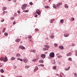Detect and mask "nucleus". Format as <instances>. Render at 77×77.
I'll use <instances>...</instances> for the list:
<instances>
[{
  "label": "nucleus",
  "instance_id": "c756f323",
  "mask_svg": "<svg viewBox=\"0 0 77 77\" xmlns=\"http://www.w3.org/2000/svg\"><path fill=\"white\" fill-rule=\"evenodd\" d=\"M43 50L44 51H45L46 50H47V49L46 48H43Z\"/></svg>",
  "mask_w": 77,
  "mask_h": 77
},
{
  "label": "nucleus",
  "instance_id": "412c9836",
  "mask_svg": "<svg viewBox=\"0 0 77 77\" xmlns=\"http://www.w3.org/2000/svg\"><path fill=\"white\" fill-rule=\"evenodd\" d=\"M19 41H20V39H17L16 40V42H18Z\"/></svg>",
  "mask_w": 77,
  "mask_h": 77
},
{
  "label": "nucleus",
  "instance_id": "a211bd4d",
  "mask_svg": "<svg viewBox=\"0 0 77 77\" xmlns=\"http://www.w3.org/2000/svg\"><path fill=\"white\" fill-rule=\"evenodd\" d=\"M31 52H32L33 53H36V50H32L31 51Z\"/></svg>",
  "mask_w": 77,
  "mask_h": 77
},
{
  "label": "nucleus",
  "instance_id": "e433bc0d",
  "mask_svg": "<svg viewBox=\"0 0 77 77\" xmlns=\"http://www.w3.org/2000/svg\"><path fill=\"white\" fill-rule=\"evenodd\" d=\"M3 9H4V10H6V9H7V8L6 7H3Z\"/></svg>",
  "mask_w": 77,
  "mask_h": 77
},
{
  "label": "nucleus",
  "instance_id": "473e14b6",
  "mask_svg": "<svg viewBox=\"0 0 77 77\" xmlns=\"http://www.w3.org/2000/svg\"><path fill=\"white\" fill-rule=\"evenodd\" d=\"M63 20H61L60 21V22L61 23H63Z\"/></svg>",
  "mask_w": 77,
  "mask_h": 77
},
{
  "label": "nucleus",
  "instance_id": "2eb2a0df",
  "mask_svg": "<svg viewBox=\"0 0 77 77\" xmlns=\"http://www.w3.org/2000/svg\"><path fill=\"white\" fill-rule=\"evenodd\" d=\"M52 63H53V64L55 65L56 64V61H55V60H52Z\"/></svg>",
  "mask_w": 77,
  "mask_h": 77
},
{
  "label": "nucleus",
  "instance_id": "37998d69",
  "mask_svg": "<svg viewBox=\"0 0 77 77\" xmlns=\"http://www.w3.org/2000/svg\"><path fill=\"white\" fill-rule=\"evenodd\" d=\"M35 30L36 32H37V31H38V30H38V29H35Z\"/></svg>",
  "mask_w": 77,
  "mask_h": 77
},
{
  "label": "nucleus",
  "instance_id": "338daca9",
  "mask_svg": "<svg viewBox=\"0 0 77 77\" xmlns=\"http://www.w3.org/2000/svg\"><path fill=\"white\" fill-rule=\"evenodd\" d=\"M46 39H47V40H48V38H47Z\"/></svg>",
  "mask_w": 77,
  "mask_h": 77
},
{
  "label": "nucleus",
  "instance_id": "603ef678",
  "mask_svg": "<svg viewBox=\"0 0 77 77\" xmlns=\"http://www.w3.org/2000/svg\"><path fill=\"white\" fill-rule=\"evenodd\" d=\"M74 75H75V76H76V75H77V73H74Z\"/></svg>",
  "mask_w": 77,
  "mask_h": 77
},
{
  "label": "nucleus",
  "instance_id": "9b49d317",
  "mask_svg": "<svg viewBox=\"0 0 77 77\" xmlns=\"http://www.w3.org/2000/svg\"><path fill=\"white\" fill-rule=\"evenodd\" d=\"M27 60H28L27 59H25L23 60V61L25 63H27Z\"/></svg>",
  "mask_w": 77,
  "mask_h": 77
},
{
  "label": "nucleus",
  "instance_id": "9d476101",
  "mask_svg": "<svg viewBox=\"0 0 77 77\" xmlns=\"http://www.w3.org/2000/svg\"><path fill=\"white\" fill-rule=\"evenodd\" d=\"M41 57L42 58H45V54H42L41 55Z\"/></svg>",
  "mask_w": 77,
  "mask_h": 77
},
{
  "label": "nucleus",
  "instance_id": "a18cd8bd",
  "mask_svg": "<svg viewBox=\"0 0 77 77\" xmlns=\"http://www.w3.org/2000/svg\"><path fill=\"white\" fill-rule=\"evenodd\" d=\"M29 68V66H25V68Z\"/></svg>",
  "mask_w": 77,
  "mask_h": 77
},
{
  "label": "nucleus",
  "instance_id": "2f4dec72",
  "mask_svg": "<svg viewBox=\"0 0 77 77\" xmlns=\"http://www.w3.org/2000/svg\"><path fill=\"white\" fill-rule=\"evenodd\" d=\"M32 38V36L31 35H29V37H28V38H29V39H31Z\"/></svg>",
  "mask_w": 77,
  "mask_h": 77
},
{
  "label": "nucleus",
  "instance_id": "0e129e2a",
  "mask_svg": "<svg viewBox=\"0 0 77 77\" xmlns=\"http://www.w3.org/2000/svg\"><path fill=\"white\" fill-rule=\"evenodd\" d=\"M63 75L64 77H66V76H65V75Z\"/></svg>",
  "mask_w": 77,
  "mask_h": 77
},
{
  "label": "nucleus",
  "instance_id": "c9c22d12",
  "mask_svg": "<svg viewBox=\"0 0 77 77\" xmlns=\"http://www.w3.org/2000/svg\"><path fill=\"white\" fill-rule=\"evenodd\" d=\"M45 8H50V7H49V6H48V5H47L46 6H45Z\"/></svg>",
  "mask_w": 77,
  "mask_h": 77
},
{
  "label": "nucleus",
  "instance_id": "de8ad7c7",
  "mask_svg": "<svg viewBox=\"0 0 77 77\" xmlns=\"http://www.w3.org/2000/svg\"><path fill=\"white\" fill-rule=\"evenodd\" d=\"M5 21V20H4V19H2V20H1V22H3V21Z\"/></svg>",
  "mask_w": 77,
  "mask_h": 77
},
{
  "label": "nucleus",
  "instance_id": "7ed1b4c3",
  "mask_svg": "<svg viewBox=\"0 0 77 77\" xmlns=\"http://www.w3.org/2000/svg\"><path fill=\"white\" fill-rule=\"evenodd\" d=\"M19 49L20 48V49H22V50H25L26 49V48L23 46L20 45L19 46Z\"/></svg>",
  "mask_w": 77,
  "mask_h": 77
},
{
  "label": "nucleus",
  "instance_id": "1a4fd4ad",
  "mask_svg": "<svg viewBox=\"0 0 77 77\" xmlns=\"http://www.w3.org/2000/svg\"><path fill=\"white\" fill-rule=\"evenodd\" d=\"M7 61H8V58H7V57L5 56V59L4 60V62H7Z\"/></svg>",
  "mask_w": 77,
  "mask_h": 77
},
{
  "label": "nucleus",
  "instance_id": "774afa93",
  "mask_svg": "<svg viewBox=\"0 0 77 77\" xmlns=\"http://www.w3.org/2000/svg\"><path fill=\"white\" fill-rule=\"evenodd\" d=\"M16 77H19L18 76H16Z\"/></svg>",
  "mask_w": 77,
  "mask_h": 77
},
{
  "label": "nucleus",
  "instance_id": "f704fd0d",
  "mask_svg": "<svg viewBox=\"0 0 77 77\" xmlns=\"http://www.w3.org/2000/svg\"><path fill=\"white\" fill-rule=\"evenodd\" d=\"M54 35H52L51 37V39H53V38H54Z\"/></svg>",
  "mask_w": 77,
  "mask_h": 77
},
{
  "label": "nucleus",
  "instance_id": "cd10ccee",
  "mask_svg": "<svg viewBox=\"0 0 77 77\" xmlns=\"http://www.w3.org/2000/svg\"><path fill=\"white\" fill-rule=\"evenodd\" d=\"M15 59V58L14 57H12L11 58V60H14Z\"/></svg>",
  "mask_w": 77,
  "mask_h": 77
},
{
  "label": "nucleus",
  "instance_id": "a878e982",
  "mask_svg": "<svg viewBox=\"0 0 77 77\" xmlns=\"http://www.w3.org/2000/svg\"><path fill=\"white\" fill-rule=\"evenodd\" d=\"M62 57V56L61 55H60L57 57V58L58 59H60V58H61Z\"/></svg>",
  "mask_w": 77,
  "mask_h": 77
},
{
  "label": "nucleus",
  "instance_id": "423d86ee",
  "mask_svg": "<svg viewBox=\"0 0 77 77\" xmlns=\"http://www.w3.org/2000/svg\"><path fill=\"white\" fill-rule=\"evenodd\" d=\"M45 48L47 49V50H48L49 48H50V46L48 45H45Z\"/></svg>",
  "mask_w": 77,
  "mask_h": 77
},
{
  "label": "nucleus",
  "instance_id": "052dcab7",
  "mask_svg": "<svg viewBox=\"0 0 77 77\" xmlns=\"http://www.w3.org/2000/svg\"><path fill=\"white\" fill-rule=\"evenodd\" d=\"M60 77H62V75H60Z\"/></svg>",
  "mask_w": 77,
  "mask_h": 77
},
{
  "label": "nucleus",
  "instance_id": "72a5a7b5",
  "mask_svg": "<svg viewBox=\"0 0 77 77\" xmlns=\"http://www.w3.org/2000/svg\"><path fill=\"white\" fill-rule=\"evenodd\" d=\"M68 60L70 61H72V58H69Z\"/></svg>",
  "mask_w": 77,
  "mask_h": 77
},
{
  "label": "nucleus",
  "instance_id": "4468645a",
  "mask_svg": "<svg viewBox=\"0 0 77 77\" xmlns=\"http://www.w3.org/2000/svg\"><path fill=\"white\" fill-rule=\"evenodd\" d=\"M70 68V67L69 66L68 68H65L64 69L66 71H68V70H69V69Z\"/></svg>",
  "mask_w": 77,
  "mask_h": 77
},
{
  "label": "nucleus",
  "instance_id": "8fccbe9b",
  "mask_svg": "<svg viewBox=\"0 0 77 77\" xmlns=\"http://www.w3.org/2000/svg\"><path fill=\"white\" fill-rule=\"evenodd\" d=\"M11 20H14V17H13L11 18Z\"/></svg>",
  "mask_w": 77,
  "mask_h": 77
},
{
  "label": "nucleus",
  "instance_id": "5701e85b",
  "mask_svg": "<svg viewBox=\"0 0 77 77\" xmlns=\"http://www.w3.org/2000/svg\"><path fill=\"white\" fill-rule=\"evenodd\" d=\"M53 7L54 8H55V9H56V8H57V7H56V5L55 4H53Z\"/></svg>",
  "mask_w": 77,
  "mask_h": 77
},
{
  "label": "nucleus",
  "instance_id": "7c9ffc66",
  "mask_svg": "<svg viewBox=\"0 0 77 77\" xmlns=\"http://www.w3.org/2000/svg\"><path fill=\"white\" fill-rule=\"evenodd\" d=\"M54 47H57V44H54Z\"/></svg>",
  "mask_w": 77,
  "mask_h": 77
},
{
  "label": "nucleus",
  "instance_id": "13d9d810",
  "mask_svg": "<svg viewBox=\"0 0 77 77\" xmlns=\"http://www.w3.org/2000/svg\"><path fill=\"white\" fill-rule=\"evenodd\" d=\"M16 68H17V66H14V69H16Z\"/></svg>",
  "mask_w": 77,
  "mask_h": 77
},
{
  "label": "nucleus",
  "instance_id": "4be33fe9",
  "mask_svg": "<svg viewBox=\"0 0 77 77\" xmlns=\"http://www.w3.org/2000/svg\"><path fill=\"white\" fill-rule=\"evenodd\" d=\"M64 7L65 8H68V6L67 5V4H65Z\"/></svg>",
  "mask_w": 77,
  "mask_h": 77
},
{
  "label": "nucleus",
  "instance_id": "0eeeda50",
  "mask_svg": "<svg viewBox=\"0 0 77 77\" xmlns=\"http://www.w3.org/2000/svg\"><path fill=\"white\" fill-rule=\"evenodd\" d=\"M39 59V57L38 56H37L36 57V58H35V59H34L33 60V62H35V61H37V60H38Z\"/></svg>",
  "mask_w": 77,
  "mask_h": 77
},
{
  "label": "nucleus",
  "instance_id": "c03bdc74",
  "mask_svg": "<svg viewBox=\"0 0 77 77\" xmlns=\"http://www.w3.org/2000/svg\"><path fill=\"white\" fill-rule=\"evenodd\" d=\"M17 12H18V14H20V11H17Z\"/></svg>",
  "mask_w": 77,
  "mask_h": 77
},
{
  "label": "nucleus",
  "instance_id": "680f3d73",
  "mask_svg": "<svg viewBox=\"0 0 77 77\" xmlns=\"http://www.w3.org/2000/svg\"><path fill=\"white\" fill-rule=\"evenodd\" d=\"M26 10H24V11H23V12H26Z\"/></svg>",
  "mask_w": 77,
  "mask_h": 77
},
{
  "label": "nucleus",
  "instance_id": "bf43d9fd",
  "mask_svg": "<svg viewBox=\"0 0 77 77\" xmlns=\"http://www.w3.org/2000/svg\"><path fill=\"white\" fill-rule=\"evenodd\" d=\"M3 14H5V11H3Z\"/></svg>",
  "mask_w": 77,
  "mask_h": 77
},
{
  "label": "nucleus",
  "instance_id": "58836bf2",
  "mask_svg": "<svg viewBox=\"0 0 77 77\" xmlns=\"http://www.w3.org/2000/svg\"><path fill=\"white\" fill-rule=\"evenodd\" d=\"M5 30H6V29L5 28H4L2 30V32H5Z\"/></svg>",
  "mask_w": 77,
  "mask_h": 77
},
{
  "label": "nucleus",
  "instance_id": "aec40b11",
  "mask_svg": "<svg viewBox=\"0 0 77 77\" xmlns=\"http://www.w3.org/2000/svg\"><path fill=\"white\" fill-rule=\"evenodd\" d=\"M55 20L54 19H52L50 20V23H52L53 21H54Z\"/></svg>",
  "mask_w": 77,
  "mask_h": 77
},
{
  "label": "nucleus",
  "instance_id": "f03ea898",
  "mask_svg": "<svg viewBox=\"0 0 77 77\" xmlns=\"http://www.w3.org/2000/svg\"><path fill=\"white\" fill-rule=\"evenodd\" d=\"M49 56L51 57V58L54 57V52H51L50 53Z\"/></svg>",
  "mask_w": 77,
  "mask_h": 77
},
{
  "label": "nucleus",
  "instance_id": "ddd939ff",
  "mask_svg": "<svg viewBox=\"0 0 77 77\" xmlns=\"http://www.w3.org/2000/svg\"><path fill=\"white\" fill-rule=\"evenodd\" d=\"M38 62L39 63H43L44 62V60H39L38 61Z\"/></svg>",
  "mask_w": 77,
  "mask_h": 77
},
{
  "label": "nucleus",
  "instance_id": "39448f33",
  "mask_svg": "<svg viewBox=\"0 0 77 77\" xmlns=\"http://www.w3.org/2000/svg\"><path fill=\"white\" fill-rule=\"evenodd\" d=\"M61 5H62L61 3H59L57 4V8H59L60 7V6Z\"/></svg>",
  "mask_w": 77,
  "mask_h": 77
},
{
  "label": "nucleus",
  "instance_id": "09e8293b",
  "mask_svg": "<svg viewBox=\"0 0 77 77\" xmlns=\"http://www.w3.org/2000/svg\"><path fill=\"white\" fill-rule=\"evenodd\" d=\"M13 24H16V23H15V21H14L13 22Z\"/></svg>",
  "mask_w": 77,
  "mask_h": 77
},
{
  "label": "nucleus",
  "instance_id": "f257e3e1",
  "mask_svg": "<svg viewBox=\"0 0 77 77\" xmlns=\"http://www.w3.org/2000/svg\"><path fill=\"white\" fill-rule=\"evenodd\" d=\"M27 5L26 4H24L22 5V10H24V9H26V8H27Z\"/></svg>",
  "mask_w": 77,
  "mask_h": 77
},
{
  "label": "nucleus",
  "instance_id": "79ce46f5",
  "mask_svg": "<svg viewBox=\"0 0 77 77\" xmlns=\"http://www.w3.org/2000/svg\"><path fill=\"white\" fill-rule=\"evenodd\" d=\"M75 56H77V50L75 51Z\"/></svg>",
  "mask_w": 77,
  "mask_h": 77
},
{
  "label": "nucleus",
  "instance_id": "a19ab883",
  "mask_svg": "<svg viewBox=\"0 0 77 77\" xmlns=\"http://www.w3.org/2000/svg\"><path fill=\"white\" fill-rule=\"evenodd\" d=\"M75 46V44H72V46L73 47H74V46Z\"/></svg>",
  "mask_w": 77,
  "mask_h": 77
},
{
  "label": "nucleus",
  "instance_id": "69168bd1",
  "mask_svg": "<svg viewBox=\"0 0 77 77\" xmlns=\"http://www.w3.org/2000/svg\"><path fill=\"white\" fill-rule=\"evenodd\" d=\"M19 77H22V75H20V76H19Z\"/></svg>",
  "mask_w": 77,
  "mask_h": 77
},
{
  "label": "nucleus",
  "instance_id": "e2e57ef3",
  "mask_svg": "<svg viewBox=\"0 0 77 77\" xmlns=\"http://www.w3.org/2000/svg\"><path fill=\"white\" fill-rule=\"evenodd\" d=\"M56 75H57V76H59V75L58 74H57Z\"/></svg>",
  "mask_w": 77,
  "mask_h": 77
},
{
  "label": "nucleus",
  "instance_id": "4c0bfd02",
  "mask_svg": "<svg viewBox=\"0 0 77 77\" xmlns=\"http://www.w3.org/2000/svg\"><path fill=\"white\" fill-rule=\"evenodd\" d=\"M4 35L5 36H8V34L7 33H5Z\"/></svg>",
  "mask_w": 77,
  "mask_h": 77
},
{
  "label": "nucleus",
  "instance_id": "f8f14e48",
  "mask_svg": "<svg viewBox=\"0 0 77 77\" xmlns=\"http://www.w3.org/2000/svg\"><path fill=\"white\" fill-rule=\"evenodd\" d=\"M71 54H72V53L71 52H69L68 54H66L67 56H71Z\"/></svg>",
  "mask_w": 77,
  "mask_h": 77
},
{
  "label": "nucleus",
  "instance_id": "6e6552de",
  "mask_svg": "<svg viewBox=\"0 0 77 77\" xmlns=\"http://www.w3.org/2000/svg\"><path fill=\"white\" fill-rule=\"evenodd\" d=\"M5 59V57H2L1 58H0V60L1 61H4V60Z\"/></svg>",
  "mask_w": 77,
  "mask_h": 77
},
{
  "label": "nucleus",
  "instance_id": "dca6fc26",
  "mask_svg": "<svg viewBox=\"0 0 77 77\" xmlns=\"http://www.w3.org/2000/svg\"><path fill=\"white\" fill-rule=\"evenodd\" d=\"M38 69V68L37 66H36L35 68V69L34 70V72H35V71H37Z\"/></svg>",
  "mask_w": 77,
  "mask_h": 77
},
{
  "label": "nucleus",
  "instance_id": "c85d7f7f",
  "mask_svg": "<svg viewBox=\"0 0 77 77\" xmlns=\"http://www.w3.org/2000/svg\"><path fill=\"white\" fill-rule=\"evenodd\" d=\"M64 36L65 37H67L68 36H69V34H66L65 35H64Z\"/></svg>",
  "mask_w": 77,
  "mask_h": 77
},
{
  "label": "nucleus",
  "instance_id": "864d4df0",
  "mask_svg": "<svg viewBox=\"0 0 77 77\" xmlns=\"http://www.w3.org/2000/svg\"><path fill=\"white\" fill-rule=\"evenodd\" d=\"M38 17V15H37V14L35 15V17Z\"/></svg>",
  "mask_w": 77,
  "mask_h": 77
},
{
  "label": "nucleus",
  "instance_id": "f3484780",
  "mask_svg": "<svg viewBox=\"0 0 77 77\" xmlns=\"http://www.w3.org/2000/svg\"><path fill=\"white\" fill-rule=\"evenodd\" d=\"M16 56L17 57H21V55L20 54H17L16 55Z\"/></svg>",
  "mask_w": 77,
  "mask_h": 77
},
{
  "label": "nucleus",
  "instance_id": "4d7b16f0",
  "mask_svg": "<svg viewBox=\"0 0 77 77\" xmlns=\"http://www.w3.org/2000/svg\"><path fill=\"white\" fill-rule=\"evenodd\" d=\"M72 20L73 21H74V18H72Z\"/></svg>",
  "mask_w": 77,
  "mask_h": 77
},
{
  "label": "nucleus",
  "instance_id": "ea45409f",
  "mask_svg": "<svg viewBox=\"0 0 77 77\" xmlns=\"http://www.w3.org/2000/svg\"><path fill=\"white\" fill-rule=\"evenodd\" d=\"M29 5H33V3L32 2H29Z\"/></svg>",
  "mask_w": 77,
  "mask_h": 77
},
{
  "label": "nucleus",
  "instance_id": "6e6d98bb",
  "mask_svg": "<svg viewBox=\"0 0 77 77\" xmlns=\"http://www.w3.org/2000/svg\"><path fill=\"white\" fill-rule=\"evenodd\" d=\"M26 12H29V10H26Z\"/></svg>",
  "mask_w": 77,
  "mask_h": 77
},
{
  "label": "nucleus",
  "instance_id": "bb28decb",
  "mask_svg": "<svg viewBox=\"0 0 77 77\" xmlns=\"http://www.w3.org/2000/svg\"><path fill=\"white\" fill-rule=\"evenodd\" d=\"M17 60H20V61H23V59L20 58H17Z\"/></svg>",
  "mask_w": 77,
  "mask_h": 77
},
{
  "label": "nucleus",
  "instance_id": "49530a36",
  "mask_svg": "<svg viewBox=\"0 0 77 77\" xmlns=\"http://www.w3.org/2000/svg\"><path fill=\"white\" fill-rule=\"evenodd\" d=\"M40 66H44V64H40Z\"/></svg>",
  "mask_w": 77,
  "mask_h": 77
},
{
  "label": "nucleus",
  "instance_id": "b1692460",
  "mask_svg": "<svg viewBox=\"0 0 77 77\" xmlns=\"http://www.w3.org/2000/svg\"><path fill=\"white\" fill-rule=\"evenodd\" d=\"M53 68L54 69H56V66H53Z\"/></svg>",
  "mask_w": 77,
  "mask_h": 77
},
{
  "label": "nucleus",
  "instance_id": "393cba45",
  "mask_svg": "<svg viewBox=\"0 0 77 77\" xmlns=\"http://www.w3.org/2000/svg\"><path fill=\"white\" fill-rule=\"evenodd\" d=\"M0 71H1V72H2V73H3V72H4L5 71H4V70H3V69H1Z\"/></svg>",
  "mask_w": 77,
  "mask_h": 77
},
{
  "label": "nucleus",
  "instance_id": "20e7f679",
  "mask_svg": "<svg viewBox=\"0 0 77 77\" xmlns=\"http://www.w3.org/2000/svg\"><path fill=\"white\" fill-rule=\"evenodd\" d=\"M36 13H37L38 15L41 14V10H40L39 9L37 10V11H36Z\"/></svg>",
  "mask_w": 77,
  "mask_h": 77
},
{
  "label": "nucleus",
  "instance_id": "5fc2aeb1",
  "mask_svg": "<svg viewBox=\"0 0 77 77\" xmlns=\"http://www.w3.org/2000/svg\"><path fill=\"white\" fill-rule=\"evenodd\" d=\"M13 2H14V3H16L17 1L16 0H14L13 1Z\"/></svg>",
  "mask_w": 77,
  "mask_h": 77
},
{
  "label": "nucleus",
  "instance_id": "6ab92c4d",
  "mask_svg": "<svg viewBox=\"0 0 77 77\" xmlns=\"http://www.w3.org/2000/svg\"><path fill=\"white\" fill-rule=\"evenodd\" d=\"M59 48H60V49H61V50H63V47L62 46H59Z\"/></svg>",
  "mask_w": 77,
  "mask_h": 77
},
{
  "label": "nucleus",
  "instance_id": "3c124183",
  "mask_svg": "<svg viewBox=\"0 0 77 77\" xmlns=\"http://www.w3.org/2000/svg\"><path fill=\"white\" fill-rule=\"evenodd\" d=\"M60 75H63L64 74H63V73H61L60 74Z\"/></svg>",
  "mask_w": 77,
  "mask_h": 77
}]
</instances>
